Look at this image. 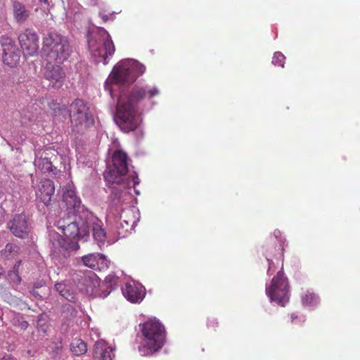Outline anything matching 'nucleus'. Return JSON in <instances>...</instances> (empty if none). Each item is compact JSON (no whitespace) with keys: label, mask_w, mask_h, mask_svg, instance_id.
<instances>
[{"label":"nucleus","mask_w":360,"mask_h":360,"mask_svg":"<svg viewBox=\"0 0 360 360\" xmlns=\"http://www.w3.org/2000/svg\"><path fill=\"white\" fill-rule=\"evenodd\" d=\"M156 87L147 89L135 87L130 95L124 101L120 98L117 103L116 122L122 131L125 133L136 130L141 123L140 114L136 110V105L144 98H151L158 94Z\"/></svg>","instance_id":"f257e3e1"},{"label":"nucleus","mask_w":360,"mask_h":360,"mask_svg":"<svg viewBox=\"0 0 360 360\" xmlns=\"http://www.w3.org/2000/svg\"><path fill=\"white\" fill-rule=\"evenodd\" d=\"M143 335L139 352L143 356L151 355L160 350L165 343V330L164 326L156 320H149L141 327Z\"/></svg>","instance_id":"f03ea898"},{"label":"nucleus","mask_w":360,"mask_h":360,"mask_svg":"<svg viewBox=\"0 0 360 360\" xmlns=\"http://www.w3.org/2000/svg\"><path fill=\"white\" fill-rule=\"evenodd\" d=\"M42 53L49 60L61 64L70 56L71 49L67 39L56 32L43 37Z\"/></svg>","instance_id":"7ed1b4c3"},{"label":"nucleus","mask_w":360,"mask_h":360,"mask_svg":"<svg viewBox=\"0 0 360 360\" xmlns=\"http://www.w3.org/2000/svg\"><path fill=\"white\" fill-rule=\"evenodd\" d=\"M145 67L139 62L125 60L114 67L108 78V82L116 84H131L141 75Z\"/></svg>","instance_id":"20e7f679"},{"label":"nucleus","mask_w":360,"mask_h":360,"mask_svg":"<svg viewBox=\"0 0 360 360\" xmlns=\"http://www.w3.org/2000/svg\"><path fill=\"white\" fill-rule=\"evenodd\" d=\"M89 49L91 55L100 58L97 62L108 63V58L114 54L115 44L109 33L103 27H98L97 36H94L88 40Z\"/></svg>","instance_id":"39448f33"},{"label":"nucleus","mask_w":360,"mask_h":360,"mask_svg":"<svg viewBox=\"0 0 360 360\" xmlns=\"http://www.w3.org/2000/svg\"><path fill=\"white\" fill-rule=\"evenodd\" d=\"M69 116L73 130L78 132L94 124V119L87 104L82 99H75L70 105Z\"/></svg>","instance_id":"423d86ee"},{"label":"nucleus","mask_w":360,"mask_h":360,"mask_svg":"<svg viewBox=\"0 0 360 360\" xmlns=\"http://www.w3.org/2000/svg\"><path fill=\"white\" fill-rule=\"evenodd\" d=\"M266 294L271 302L284 307L289 302V285L288 279L281 271L272 278L271 285L266 288Z\"/></svg>","instance_id":"0eeeda50"},{"label":"nucleus","mask_w":360,"mask_h":360,"mask_svg":"<svg viewBox=\"0 0 360 360\" xmlns=\"http://www.w3.org/2000/svg\"><path fill=\"white\" fill-rule=\"evenodd\" d=\"M129 158L122 150H116L112 155V165L104 174V178L110 184L120 183V179L126 175L129 170Z\"/></svg>","instance_id":"6e6552de"},{"label":"nucleus","mask_w":360,"mask_h":360,"mask_svg":"<svg viewBox=\"0 0 360 360\" xmlns=\"http://www.w3.org/2000/svg\"><path fill=\"white\" fill-rule=\"evenodd\" d=\"M89 211L72 212L73 219H68V226L63 231V235L78 240L87 236L89 233Z\"/></svg>","instance_id":"1a4fd4ad"},{"label":"nucleus","mask_w":360,"mask_h":360,"mask_svg":"<svg viewBox=\"0 0 360 360\" xmlns=\"http://www.w3.org/2000/svg\"><path fill=\"white\" fill-rule=\"evenodd\" d=\"M0 45L2 50L3 62L11 67L17 65L20 58V51L14 41L8 36L0 37Z\"/></svg>","instance_id":"9d476101"},{"label":"nucleus","mask_w":360,"mask_h":360,"mask_svg":"<svg viewBox=\"0 0 360 360\" xmlns=\"http://www.w3.org/2000/svg\"><path fill=\"white\" fill-rule=\"evenodd\" d=\"M18 41L25 55L33 56L38 53L39 37L33 29L26 28L20 33Z\"/></svg>","instance_id":"9b49d317"},{"label":"nucleus","mask_w":360,"mask_h":360,"mask_svg":"<svg viewBox=\"0 0 360 360\" xmlns=\"http://www.w3.org/2000/svg\"><path fill=\"white\" fill-rule=\"evenodd\" d=\"M52 60H49L44 68V77L47 79L53 88L60 89L63 85L65 73L58 65H53Z\"/></svg>","instance_id":"f8f14e48"},{"label":"nucleus","mask_w":360,"mask_h":360,"mask_svg":"<svg viewBox=\"0 0 360 360\" xmlns=\"http://www.w3.org/2000/svg\"><path fill=\"white\" fill-rule=\"evenodd\" d=\"M8 228L16 237L24 238L27 236L30 229L26 215L24 213L15 214L8 223Z\"/></svg>","instance_id":"ddd939ff"},{"label":"nucleus","mask_w":360,"mask_h":360,"mask_svg":"<svg viewBox=\"0 0 360 360\" xmlns=\"http://www.w3.org/2000/svg\"><path fill=\"white\" fill-rule=\"evenodd\" d=\"M63 198L67 208L72 210V212L82 213L84 211H87L83 205H81V200L76 195L75 190L72 186L68 185L65 186Z\"/></svg>","instance_id":"4468645a"},{"label":"nucleus","mask_w":360,"mask_h":360,"mask_svg":"<svg viewBox=\"0 0 360 360\" xmlns=\"http://www.w3.org/2000/svg\"><path fill=\"white\" fill-rule=\"evenodd\" d=\"M55 192L53 182L50 179H43L38 186L37 195L38 198L45 205H49L51 201V198Z\"/></svg>","instance_id":"2eb2a0df"},{"label":"nucleus","mask_w":360,"mask_h":360,"mask_svg":"<svg viewBox=\"0 0 360 360\" xmlns=\"http://www.w3.org/2000/svg\"><path fill=\"white\" fill-rule=\"evenodd\" d=\"M82 261L84 266L94 270H101V269L108 267V261L103 255L99 253H91L83 256Z\"/></svg>","instance_id":"dca6fc26"},{"label":"nucleus","mask_w":360,"mask_h":360,"mask_svg":"<svg viewBox=\"0 0 360 360\" xmlns=\"http://www.w3.org/2000/svg\"><path fill=\"white\" fill-rule=\"evenodd\" d=\"M274 235L275 238L276 239H278V240L279 242V246H278V248L276 249V248H273L272 245H266V258L267 261L269 262V266L268 272L269 271V269L271 267V264H273L272 260L269 259V257H275L278 255L280 257H283V251H284L283 245L285 243V239L283 238L281 232L278 229H276L274 231Z\"/></svg>","instance_id":"f3484780"},{"label":"nucleus","mask_w":360,"mask_h":360,"mask_svg":"<svg viewBox=\"0 0 360 360\" xmlns=\"http://www.w3.org/2000/svg\"><path fill=\"white\" fill-rule=\"evenodd\" d=\"M122 292L127 300L133 303L139 302L144 297L142 288L134 284L127 283Z\"/></svg>","instance_id":"a211bd4d"},{"label":"nucleus","mask_w":360,"mask_h":360,"mask_svg":"<svg viewBox=\"0 0 360 360\" xmlns=\"http://www.w3.org/2000/svg\"><path fill=\"white\" fill-rule=\"evenodd\" d=\"M13 18L18 23L25 22L30 15V11L21 2L15 1L13 4Z\"/></svg>","instance_id":"6ab92c4d"},{"label":"nucleus","mask_w":360,"mask_h":360,"mask_svg":"<svg viewBox=\"0 0 360 360\" xmlns=\"http://www.w3.org/2000/svg\"><path fill=\"white\" fill-rule=\"evenodd\" d=\"M81 285L83 290L86 292H93L94 290L99 285V281L96 274L90 272L89 274H84L82 276Z\"/></svg>","instance_id":"aec40b11"},{"label":"nucleus","mask_w":360,"mask_h":360,"mask_svg":"<svg viewBox=\"0 0 360 360\" xmlns=\"http://www.w3.org/2000/svg\"><path fill=\"white\" fill-rule=\"evenodd\" d=\"M94 353L100 354L101 360H112L115 357L112 347H108L105 342H96L94 345Z\"/></svg>","instance_id":"412c9836"},{"label":"nucleus","mask_w":360,"mask_h":360,"mask_svg":"<svg viewBox=\"0 0 360 360\" xmlns=\"http://www.w3.org/2000/svg\"><path fill=\"white\" fill-rule=\"evenodd\" d=\"M78 239L66 236H60L58 239L59 246L64 251H75L79 248Z\"/></svg>","instance_id":"4be33fe9"},{"label":"nucleus","mask_w":360,"mask_h":360,"mask_svg":"<svg viewBox=\"0 0 360 360\" xmlns=\"http://www.w3.org/2000/svg\"><path fill=\"white\" fill-rule=\"evenodd\" d=\"M70 350L75 355L79 356L86 352L87 346L82 340L74 339L70 345Z\"/></svg>","instance_id":"5701e85b"},{"label":"nucleus","mask_w":360,"mask_h":360,"mask_svg":"<svg viewBox=\"0 0 360 360\" xmlns=\"http://www.w3.org/2000/svg\"><path fill=\"white\" fill-rule=\"evenodd\" d=\"M20 248L15 243H8L1 250V255L7 259H13L18 255Z\"/></svg>","instance_id":"b1692460"},{"label":"nucleus","mask_w":360,"mask_h":360,"mask_svg":"<svg viewBox=\"0 0 360 360\" xmlns=\"http://www.w3.org/2000/svg\"><path fill=\"white\" fill-rule=\"evenodd\" d=\"M302 302L306 306H314L319 302V298L314 292L307 291L302 297Z\"/></svg>","instance_id":"393cba45"},{"label":"nucleus","mask_w":360,"mask_h":360,"mask_svg":"<svg viewBox=\"0 0 360 360\" xmlns=\"http://www.w3.org/2000/svg\"><path fill=\"white\" fill-rule=\"evenodd\" d=\"M39 169L44 173L54 172L56 167H53L52 162L48 158H41L38 162Z\"/></svg>","instance_id":"a878e982"},{"label":"nucleus","mask_w":360,"mask_h":360,"mask_svg":"<svg viewBox=\"0 0 360 360\" xmlns=\"http://www.w3.org/2000/svg\"><path fill=\"white\" fill-rule=\"evenodd\" d=\"M94 237L98 242H103L105 239V233L104 230L98 224H96L93 227Z\"/></svg>","instance_id":"bb28decb"},{"label":"nucleus","mask_w":360,"mask_h":360,"mask_svg":"<svg viewBox=\"0 0 360 360\" xmlns=\"http://www.w3.org/2000/svg\"><path fill=\"white\" fill-rule=\"evenodd\" d=\"M285 57L281 52H276L272 58V63L274 65H278L283 68L285 63Z\"/></svg>","instance_id":"cd10ccee"},{"label":"nucleus","mask_w":360,"mask_h":360,"mask_svg":"<svg viewBox=\"0 0 360 360\" xmlns=\"http://www.w3.org/2000/svg\"><path fill=\"white\" fill-rule=\"evenodd\" d=\"M68 219H73L72 214L70 215V212L67 218H60L56 221V225L58 229L63 231L68 226Z\"/></svg>","instance_id":"c85d7f7f"},{"label":"nucleus","mask_w":360,"mask_h":360,"mask_svg":"<svg viewBox=\"0 0 360 360\" xmlns=\"http://www.w3.org/2000/svg\"><path fill=\"white\" fill-rule=\"evenodd\" d=\"M15 326L22 330H25L27 328L29 323L27 321L20 319L16 321Z\"/></svg>","instance_id":"c756f323"},{"label":"nucleus","mask_w":360,"mask_h":360,"mask_svg":"<svg viewBox=\"0 0 360 360\" xmlns=\"http://www.w3.org/2000/svg\"><path fill=\"white\" fill-rule=\"evenodd\" d=\"M60 295L70 302H75V295L68 289L65 290V292H63V294Z\"/></svg>","instance_id":"7c9ffc66"},{"label":"nucleus","mask_w":360,"mask_h":360,"mask_svg":"<svg viewBox=\"0 0 360 360\" xmlns=\"http://www.w3.org/2000/svg\"><path fill=\"white\" fill-rule=\"evenodd\" d=\"M124 222L126 224V229H125V231H119L118 232V234L120 236H122V237H124L127 235V233L129 232V228L132 227V226H133L132 224L129 223V221H127L126 220H124Z\"/></svg>","instance_id":"2f4dec72"},{"label":"nucleus","mask_w":360,"mask_h":360,"mask_svg":"<svg viewBox=\"0 0 360 360\" xmlns=\"http://www.w3.org/2000/svg\"><path fill=\"white\" fill-rule=\"evenodd\" d=\"M10 278L14 282L19 283L21 281V278L19 276V274L17 273H9L8 274Z\"/></svg>","instance_id":"473e14b6"},{"label":"nucleus","mask_w":360,"mask_h":360,"mask_svg":"<svg viewBox=\"0 0 360 360\" xmlns=\"http://www.w3.org/2000/svg\"><path fill=\"white\" fill-rule=\"evenodd\" d=\"M65 284L63 283H57L55 285L56 290L59 292L60 295H62L63 292V290H65Z\"/></svg>","instance_id":"72a5a7b5"},{"label":"nucleus","mask_w":360,"mask_h":360,"mask_svg":"<svg viewBox=\"0 0 360 360\" xmlns=\"http://www.w3.org/2000/svg\"><path fill=\"white\" fill-rule=\"evenodd\" d=\"M21 263H22L21 260L18 261L16 262V264L14 265L13 270L10 273L19 274V267H20Z\"/></svg>","instance_id":"f704fd0d"},{"label":"nucleus","mask_w":360,"mask_h":360,"mask_svg":"<svg viewBox=\"0 0 360 360\" xmlns=\"http://www.w3.org/2000/svg\"><path fill=\"white\" fill-rule=\"evenodd\" d=\"M99 16L102 19L103 22H106L109 20V15L107 14H105L103 12L99 13Z\"/></svg>","instance_id":"c9c22d12"},{"label":"nucleus","mask_w":360,"mask_h":360,"mask_svg":"<svg viewBox=\"0 0 360 360\" xmlns=\"http://www.w3.org/2000/svg\"><path fill=\"white\" fill-rule=\"evenodd\" d=\"M217 323L215 322V320L214 319L208 320V322H207L208 327L214 328L215 326V325H217Z\"/></svg>","instance_id":"e433bc0d"},{"label":"nucleus","mask_w":360,"mask_h":360,"mask_svg":"<svg viewBox=\"0 0 360 360\" xmlns=\"http://www.w3.org/2000/svg\"><path fill=\"white\" fill-rule=\"evenodd\" d=\"M4 360H17L15 357L13 356H4Z\"/></svg>","instance_id":"4c0bfd02"},{"label":"nucleus","mask_w":360,"mask_h":360,"mask_svg":"<svg viewBox=\"0 0 360 360\" xmlns=\"http://www.w3.org/2000/svg\"><path fill=\"white\" fill-rule=\"evenodd\" d=\"M297 318V316L295 315V314H291L290 315V319H291V321L292 322L295 319Z\"/></svg>","instance_id":"58836bf2"},{"label":"nucleus","mask_w":360,"mask_h":360,"mask_svg":"<svg viewBox=\"0 0 360 360\" xmlns=\"http://www.w3.org/2000/svg\"><path fill=\"white\" fill-rule=\"evenodd\" d=\"M137 180H138V177L136 176V179H134V186L139 184V181Z\"/></svg>","instance_id":"ea45409f"},{"label":"nucleus","mask_w":360,"mask_h":360,"mask_svg":"<svg viewBox=\"0 0 360 360\" xmlns=\"http://www.w3.org/2000/svg\"><path fill=\"white\" fill-rule=\"evenodd\" d=\"M40 2H43V3H47L48 2V0H39Z\"/></svg>","instance_id":"a19ab883"},{"label":"nucleus","mask_w":360,"mask_h":360,"mask_svg":"<svg viewBox=\"0 0 360 360\" xmlns=\"http://www.w3.org/2000/svg\"><path fill=\"white\" fill-rule=\"evenodd\" d=\"M120 225L124 228V225H123L122 222H120Z\"/></svg>","instance_id":"79ce46f5"},{"label":"nucleus","mask_w":360,"mask_h":360,"mask_svg":"<svg viewBox=\"0 0 360 360\" xmlns=\"http://www.w3.org/2000/svg\"><path fill=\"white\" fill-rule=\"evenodd\" d=\"M68 289L65 288V290H63V292H65V290H67Z\"/></svg>","instance_id":"37998d69"},{"label":"nucleus","mask_w":360,"mask_h":360,"mask_svg":"<svg viewBox=\"0 0 360 360\" xmlns=\"http://www.w3.org/2000/svg\"><path fill=\"white\" fill-rule=\"evenodd\" d=\"M0 270H1V269L0 268ZM1 275V271H0V276Z\"/></svg>","instance_id":"c03bdc74"}]
</instances>
